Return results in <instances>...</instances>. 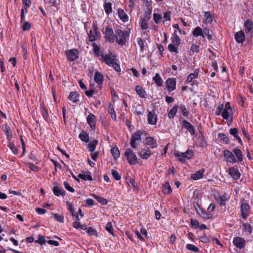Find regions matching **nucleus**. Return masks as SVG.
<instances>
[{"label":"nucleus","instance_id":"f704fd0d","mask_svg":"<svg viewBox=\"0 0 253 253\" xmlns=\"http://www.w3.org/2000/svg\"><path fill=\"white\" fill-rule=\"evenodd\" d=\"M229 133L231 135H233L235 139L238 140L239 142H241V139L238 135V131L237 128H230L229 130Z\"/></svg>","mask_w":253,"mask_h":253},{"label":"nucleus","instance_id":"de8ad7c7","mask_svg":"<svg viewBox=\"0 0 253 253\" xmlns=\"http://www.w3.org/2000/svg\"><path fill=\"white\" fill-rule=\"evenodd\" d=\"M186 248L190 251H193L195 253H197L199 251V249L194 245L188 244L186 246Z\"/></svg>","mask_w":253,"mask_h":253},{"label":"nucleus","instance_id":"ddd939ff","mask_svg":"<svg viewBox=\"0 0 253 253\" xmlns=\"http://www.w3.org/2000/svg\"><path fill=\"white\" fill-rule=\"evenodd\" d=\"M152 154L150 149L148 148H142L138 153V156L143 160L148 159Z\"/></svg>","mask_w":253,"mask_h":253},{"label":"nucleus","instance_id":"8fccbe9b","mask_svg":"<svg viewBox=\"0 0 253 253\" xmlns=\"http://www.w3.org/2000/svg\"><path fill=\"white\" fill-rule=\"evenodd\" d=\"M21 23L22 24V27L23 31L29 30L31 28V25L28 21L25 20L24 21H21Z\"/></svg>","mask_w":253,"mask_h":253},{"label":"nucleus","instance_id":"0eeeda50","mask_svg":"<svg viewBox=\"0 0 253 253\" xmlns=\"http://www.w3.org/2000/svg\"><path fill=\"white\" fill-rule=\"evenodd\" d=\"M251 211L250 206L247 203H242L241 205V214L244 219H247Z\"/></svg>","mask_w":253,"mask_h":253},{"label":"nucleus","instance_id":"c85d7f7f","mask_svg":"<svg viewBox=\"0 0 253 253\" xmlns=\"http://www.w3.org/2000/svg\"><path fill=\"white\" fill-rule=\"evenodd\" d=\"M192 34L195 37L199 36L202 37L203 39L205 38V35L204 34L202 29L200 27H196L193 31Z\"/></svg>","mask_w":253,"mask_h":253},{"label":"nucleus","instance_id":"aec40b11","mask_svg":"<svg viewBox=\"0 0 253 253\" xmlns=\"http://www.w3.org/2000/svg\"><path fill=\"white\" fill-rule=\"evenodd\" d=\"M229 198L230 196L224 193L222 195L220 196L218 199L216 198L215 199L220 205L225 206L226 202L229 200Z\"/></svg>","mask_w":253,"mask_h":253},{"label":"nucleus","instance_id":"f8f14e48","mask_svg":"<svg viewBox=\"0 0 253 253\" xmlns=\"http://www.w3.org/2000/svg\"><path fill=\"white\" fill-rule=\"evenodd\" d=\"M147 120L149 124L151 125H156L158 121L157 115L154 111H149L147 115Z\"/></svg>","mask_w":253,"mask_h":253},{"label":"nucleus","instance_id":"6e6d98bb","mask_svg":"<svg viewBox=\"0 0 253 253\" xmlns=\"http://www.w3.org/2000/svg\"><path fill=\"white\" fill-rule=\"evenodd\" d=\"M162 18V15L160 14H158V13H154L153 14V19H154V22L156 24L159 23Z\"/></svg>","mask_w":253,"mask_h":253},{"label":"nucleus","instance_id":"864d4df0","mask_svg":"<svg viewBox=\"0 0 253 253\" xmlns=\"http://www.w3.org/2000/svg\"><path fill=\"white\" fill-rule=\"evenodd\" d=\"M224 109V105L223 104H221L219 105H218L217 107L216 110L215 111V115L217 116L221 115Z\"/></svg>","mask_w":253,"mask_h":253},{"label":"nucleus","instance_id":"c756f323","mask_svg":"<svg viewBox=\"0 0 253 253\" xmlns=\"http://www.w3.org/2000/svg\"><path fill=\"white\" fill-rule=\"evenodd\" d=\"M153 81L157 85L161 87L163 84V81L159 73H156L153 78Z\"/></svg>","mask_w":253,"mask_h":253},{"label":"nucleus","instance_id":"49530a36","mask_svg":"<svg viewBox=\"0 0 253 253\" xmlns=\"http://www.w3.org/2000/svg\"><path fill=\"white\" fill-rule=\"evenodd\" d=\"M93 197L102 205H106L108 203L107 200L102 197H100L96 195H93Z\"/></svg>","mask_w":253,"mask_h":253},{"label":"nucleus","instance_id":"ea45409f","mask_svg":"<svg viewBox=\"0 0 253 253\" xmlns=\"http://www.w3.org/2000/svg\"><path fill=\"white\" fill-rule=\"evenodd\" d=\"M218 137L224 143L228 144V143H229V142L230 141V139L228 138V137L224 133H218Z\"/></svg>","mask_w":253,"mask_h":253},{"label":"nucleus","instance_id":"c9c22d12","mask_svg":"<svg viewBox=\"0 0 253 253\" xmlns=\"http://www.w3.org/2000/svg\"><path fill=\"white\" fill-rule=\"evenodd\" d=\"M88 37L90 42H93L95 41L98 38V35L96 29H94L93 31L90 30L88 34Z\"/></svg>","mask_w":253,"mask_h":253},{"label":"nucleus","instance_id":"f3484780","mask_svg":"<svg viewBox=\"0 0 253 253\" xmlns=\"http://www.w3.org/2000/svg\"><path fill=\"white\" fill-rule=\"evenodd\" d=\"M234 110H229L224 109L221 115L222 117L227 121L230 119V123L232 121L233 114Z\"/></svg>","mask_w":253,"mask_h":253},{"label":"nucleus","instance_id":"a18cd8bd","mask_svg":"<svg viewBox=\"0 0 253 253\" xmlns=\"http://www.w3.org/2000/svg\"><path fill=\"white\" fill-rule=\"evenodd\" d=\"M163 192L167 194L172 192V189L169 182H166L163 185Z\"/></svg>","mask_w":253,"mask_h":253},{"label":"nucleus","instance_id":"774afa93","mask_svg":"<svg viewBox=\"0 0 253 253\" xmlns=\"http://www.w3.org/2000/svg\"><path fill=\"white\" fill-rule=\"evenodd\" d=\"M28 165L29 168L33 171H38L39 170L38 167L33 163H30L28 164Z\"/></svg>","mask_w":253,"mask_h":253},{"label":"nucleus","instance_id":"5fc2aeb1","mask_svg":"<svg viewBox=\"0 0 253 253\" xmlns=\"http://www.w3.org/2000/svg\"><path fill=\"white\" fill-rule=\"evenodd\" d=\"M52 215L56 221L61 223H63L64 222L63 216L57 213H52Z\"/></svg>","mask_w":253,"mask_h":253},{"label":"nucleus","instance_id":"4d7b16f0","mask_svg":"<svg viewBox=\"0 0 253 253\" xmlns=\"http://www.w3.org/2000/svg\"><path fill=\"white\" fill-rule=\"evenodd\" d=\"M179 108L181 110L182 115L184 116H187L189 114V111L186 109L185 106L183 104H181L179 106Z\"/></svg>","mask_w":253,"mask_h":253},{"label":"nucleus","instance_id":"c03bdc74","mask_svg":"<svg viewBox=\"0 0 253 253\" xmlns=\"http://www.w3.org/2000/svg\"><path fill=\"white\" fill-rule=\"evenodd\" d=\"M243 230L247 234H251L252 233L251 226L248 223H244L243 225Z\"/></svg>","mask_w":253,"mask_h":253},{"label":"nucleus","instance_id":"f03ea898","mask_svg":"<svg viewBox=\"0 0 253 253\" xmlns=\"http://www.w3.org/2000/svg\"><path fill=\"white\" fill-rule=\"evenodd\" d=\"M124 156L129 165H135L137 163L138 158L132 149L126 148Z\"/></svg>","mask_w":253,"mask_h":253},{"label":"nucleus","instance_id":"20e7f679","mask_svg":"<svg viewBox=\"0 0 253 253\" xmlns=\"http://www.w3.org/2000/svg\"><path fill=\"white\" fill-rule=\"evenodd\" d=\"M116 33L117 42L120 45H124L129 38V33L127 31H124L121 29H118Z\"/></svg>","mask_w":253,"mask_h":253},{"label":"nucleus","instance_id":"bb28decb","mask_svg":"<svg viewBox=\"0 0 253 253\" xmlns=\"http://www.w3.org/2000/svg\"><path fill=\"white\" fill-rule=\"evenodd\" d=\"M204 13V24H211L213 21L211 13L209 11H206Z\"/></svg>","mask_w":253,"mask_h":253},{"label":"nucleus","instance_id":"79ce46f5","mask_svg":"<svg viewBox=\"0 0 253 253\" xmlns=\"http://www.w3.org/2000/svg\"><path fill=\"white\" fill-rule=\"evenodd\" d=\"M148 18H145L141 20L140 27L142 30H146L149 28Z\"/></svg>","mask_w":253,"mask_h":253},{"label":"nucleus","instance_id":"4be33fe9","mask_svg":"<svg viewBox=\"0 0 253 253\" xmlns=\"http://www.w3.org/2000/svg\"><path fill=\"white\" fill-rule=\"evenodd\" d=\"M103 76L100 72H96L94 77V81L97 84V85L100 88L103 82Z\"/></svg>","mask_w":253,"mask_h":253},{"label":"nucleus","instance_id":"4c0bfd02","mask_svg":"<svg viewBox=\"0 0 253 253\" xmlns=\"http://www.w3.org/2000/svg\"><path fill=\"white\" fill-rule=\"evenodd\" d=\"M104 10L107 15L112 12V3L110 2H106L103 5Z\"/></svg>","mask_w":253,"mask_h":253},{"label":"nucleus","instance_id":"a211bd4d","mask_svg":"<svg viewBox=\"0 0 253 253\" xmlns=\"http://www.w3.org/2000/svg\"><path fill=\"white\" fill-rule=\"evenodd\" d=\"M117 12L119 17L122 21L125 23L129 20V17L124 9L119 8L118 9Z\"/></svg>","mask_w":253,"mask_h":253},{"label":"nucleus","instance_id":"e2e57ef3","mask_svg":"<svg viewBox=\"0 0 253 253\" xmlns=\"http://www.w3.org/2000/svg\"><path fill=\"white\" fill-rule=\"evenodd\" d=\"M109 113L110 114L112 119L115 121L116 120V115L115 113V111L113 108H110L108 110Z\"/></svg>","mask_w":253,"mask_h":253},{"label":"nucleus","instance_id":"423d86ee","mask_svg":"<svg viewBox=\"0 0 253 253\" xmlns=\"http://www.w3.org/2000/svg\"><path fill=\"white\" fill-rule=\"evenodd\" d=\"M223 155L225 160L227 163L235 164L237 162V159L235 158L233 151L231 152L228 150H225L223 151Z\"/></svg>","mask_w":253,"mask_h":253},{"label":"nucleus","instance_id":"dca6fc26","mask_svg":"<svg viewBox=\"0 0 253 253\" xmlns=\"http://www.w3.org/2000/svg\"><path fill=\"white\" fill-rule=\"evenodd\" d=\"M228 174L235 180L239 179L241 176L239 170L233 167L229 168Z\"/></svg>","mask_w":253,"mask_h":253},{"label":"nucleus","instance_id":"69168bd1","mask_svg":"<svg viewBox=\"0 0 253 253\" xmlns=\"http://www.w3.org/2000/svg\"><path fill=\"white\" fill-rule=\"evenodd\" d=\"M112 174L113 177L117 180H119L121 179V177L120 174L115 170H112Z\"/></svg>","mask_w":253,"mask_h":253},{"label":"nucleus","instance_id":"5701e85b","mask_svg":"<svg viewBox=\"0 0 253 253\" xmlns=\"http://www.w3.org/2000/svg\"><path fill=\"white\" fill-rule=\"evenodd\" d=\"M205 171V170L204 169H202L196 171L194 173L192 174L191 178L194 180H199L203 178Z\"/></svg>","mask_w":253,"mask_h":253},{"label":"nucleus","instance_id":"7c9ffc66","mask_svg":"<svg viewBox=\"0 0 253 253\" xmlns=\"http://www.w3.org/2000/svg\"><path fill=\"white\" fill-rule=\"evenodd\" d=\"M69 99L73 103L78 102L79 101V95L78 92L75 91L70 92Z\"/></svg>","mask_w":253,"mask_h":253},{"label":"nucleus","instance_id":"2f4dec72","mask_svg":"<svg viewBox=\"0 0 253 253\" xmlns=\"http://www.w3.org/2000/svg\"><path fill=\"white\" fill-rule=\"evenodd\" d=\"M245 31L250 32L253 29V22L251 19H247L244 24Z\"/></svg>","mask_w":253,"mask_h":253},{"label":"nucleus","instance_id":"473e14b6","mask_svg":"<svg viewBox=\"0 0 253 253\" xmlns=\"http://www.w3.org/2000/svg\"><path fill=\"white\" fill-rule=\"evenodd\" d=\"M53 192L56 196H59L60 195L64 196L65 194V191L58 186L54 187L53 189Z\"/></svg>","mask_w":253,"mask_h":253},{"label":"nucleus","instance_id":"9d476101","mask_svg":"<svg viewBox=\"0 0 253 253\" xmlns=\"http://www.w3.org/2000/svg\"><path fill=\"white\" fill-rule=\"evenodd\" d=\"M176 80L175 78H168L166 81V87L169 92H171L176 89Z\"/></svg>","mask_w":253,"mask_h":253},{"label":"nucleus","instance_id":"cd10ccee","mask_svg":"<svg viewBox=\"0 0 253 253\" xmlns=\"http://www.w3.org/2000/svg\"><path fill=\"white\" fill-rule=\"evenodd\" d=\"M78 177L84 180L92 181L93 179L89 171H86L84 173H79Z\"/></svg>","mask_w":253,"mask_h":253},{"label":"nucleus","instance_id":"338daca9","mask_svg":"<svg viewBox=\"0 0 253 253\" xmlns=\"http://www.w3.org/2000/svg\"><path fill=\"white\" fill-rule=\"evenodd\" d=\"M170 16L171 12L169 11H167L164 13L163 18L165 21H170Z\"/></svg>","mask_w":253,"mask_h":253},{"label":"nucleus","instance_id":"13d9d810","mask_svg":"<svg viewBox=\"0 0 253 253\" xmlns=\"http://www.w3.org/2000/svg\"><path fill=\"white\" fill-rule=\"evenodd\" d=\"M138 44L140 46V51L141 52H144V42L142 39L139 38L137 41Z\"/></svg>","mask_w":253,"mask_h":253},{"label":"nucleus","instance_id":"412c9836","mask_svg":"<svg viewBox=\"0 0 253 253\" xmlns=\"http://www.w3.org/2000/svg\"><path fill=\"white\" fill-rule=\"evenodd\" d=\"M199 70L198 69H196L194 73L190 74L185 81V83L186 84H189L191 82H192L194 79H197L199 77Z\"/></svg>","mask_w":253,"mask_h":253},{"label":"nucleus","instance_id":"37998d69","mask_svg":"<svg viewBox=\"0 0 253 253\" xmlns=\"http://www.w3.org/2000/svg\"><path fill=\"white\" fill-rule=\"evenodd\" d=\"M98 144V141L97 140H94L90 141L88 145V147L90 152H93L96 148V145Z\"/></svg>","mask_w":253,"mask_h":253},{"label":"nucleus","instance_id":"a878e982","mask_svg":"<svg viewBox=\"0 0 253 253\" xmlns=\"http://www.w3.org/2000/svg\"><path fill=\"white\" fill-rule=\"evenodd\" d=\"M235 39L238 43L244 42L245 40V35L243 31H240L237 32L235 35Z\"/></svg>","mask_w":253,"mask_h":253},{"label":"nucleus","instance_id":"f257e3e1","mask_svg":"<svg viewBox=\"0 0 253 253\" xmlns=\"http://www.w3.org/2000/svg\"><path fill=\"white\" fill-rule=\"evenodd\" d=\"M102 62H105L107 65L113 67L117 72H120V65L115 61V56L110 54L101 55Z\"/></svg>","mask_w":253,"mask_h":253},{"label":"nucleus","instance_id":"9b49d317","mask_svg":"<svg viewBox=\"0 0 253 253\" xmlns=\"http://www.w3.org/2000/svg\"><path fill=\"white\" fill-rule=\"evenodd\" d=\"M67 59L70 61H74L79 57V52L77 49H72L66 52Z\"/></svg>","mask_w":253,"mask_h":253},{"label":"nucleus","instance_id":"b1692460","mask_svg":"<svg viewBox=\"0 0 253 253\" xmlns=\"http://www.w3.org/2000/svg\"><path fill=\"white\" fill-rule=\"evenodd\" d=\"M182 125L183 127L187 130L191 134L193 135L195 133V129L194 126L186 120L182 121Z\"/></svg>","mask_w":253,"mask_h":253},{"label":"nucleus","instance_id":"3c124183","mask_svg":"<svg viewBox=\"0 0 253 253\" xmlns=\"http://www.w3.org/2000/svg\"><path fill=\"white\" fill-rule=\"evenodd\" d=\"M92 46L93 48V51L97 56H101V55L103 54H101L100 47L96 43H93L92 44Z\"/></svg>","mask_w":253,"mask_h":253},{"label":"nucleus","instance_id":"72a5a7b5","mask_svg":"<svg viewBox=\"0 0 253 253\" xmlns=\"http://www.w3.org/2000/svg\"><path fill=\"white\" fill-rule=\"evenodd\" d=\"M135 91L141 98H144L145 97L146 92L141 86L139 85L136 86Z\"/></svg>","mask_w":253,"mask_h":253},{"label":"nucleus","instance_id":"1a4fd4ad","mask_svg":"<svg viewBox=\"0 0 253 253\" xmlns=\"http://www.w3.org/2000/svg\"><path fill=\"white\" fill-rule=\"evenodd\" d=\"M144 144L149 149H155L158 147L156 140L153 137H146L144 140Z\"/></svg>","mask_w":253,"mask_h":253},{"label":"nucleus","instance_id":"58836bf2","mask_svg":"<svg viewBox=\"0 0 253 253\" xmlns=\"http://www.w3.org/2000/svg\"><path fill=\"white\" fill-rule=\"evenodd\" d=\"M79 137L82 141L85 142H88L89 140L88 134L84 131H82V132L79 134Z\"/></svg>","mask_w":253,"mask_h":253},{"label":"nucleus","instance_id":"2eb2a0df","mask_svg":"<svg viewBox=\"0 0 253 253\" xmlns=\"http://www.w3.org/2000/svg\"><path fill=\"white\" fill-rule=\"evenodd\" d=\"M87 122L91 129L94 130L96 127V117L93 114L90 113L87 117Z\"/></svg>","mask_w":253,"mask_h":253},{"label":"nucleus","instance_id":"4468645a","mask_svg":"<svg viewBox=\"0 0 253 253\" xmlns=\"http://www.w3.org/2000/svg\"><path fill=\"white\" fill-rule=\"evenodd\" d=\"M233 244L239 249H243L246 244V241L241 237H235L233 240Z\"/></svg>","mask_w":253,"mask_h":253},{"label":"nucleus","instance_id":"0e129e2a","mask_svg":"<svg viewBox=\"0 0 253 253\" xmlns=\"http://www.w3.org/2000/svg\"><path fill=\"white\" fill-rule=\"evenodd\" d=\"M27 8H22V9L21 10V16H20V20L21 21H24L25 20V14L27 13Z\"/></svg>","mask_w":253,"mask_h":253},{"label":"nucleus","instance_id":"6e6552de","mask_svg":"<svg viewBox=\"0 0 253 253\" xmlns=\"http://www.w3.org/2000/svg\"><path fill=\"white\" fill-rule=\"evenodd\" d=\"M105 38L106 41L110 43H113L115 41V35L113 29L107 26L105 29Z\"/></svg>","mask_w":253,"mask_h":253},{"label":"nucleus","instance_id":"09e8293b","mask_svg":"<svg viewBox=\"0 0 253 253\" xmlns=\"http://www.w3.org/2000/svg\"><path fill=\"white\" fill-rule=\"evenodd\" d=\"M181 155H183L186 159H190L193 156V152L192 150L188 149L185 152L181 153Z\"/></svg>","mask_w":253,"mask_h":253},{"label":"nucleus","instance_id":"603ef678","mask_svg":"<svg viewBox=\"0 0 253 253\" xmlns=\"http://www.w3.org/2000/svg\"><path fill=\"white\" fill-rule=\"evenodd\" d=\"M106 230L111 235L114 236L113 232V228L111 222H108L107 223L105 227Z\"/></svg>","mask_w":253,"mask_h":253},{"label":"nucleus","instance_id":"bf43d9fd","mask_svg":"<svg viewBox=\"0 0 253 253\" xmlns=\"http://www.w3.org/2000/svg\"><path fill=\"white\" fill-rule=\"evenodd\" d=\"M8 146L14 154L16 155L18 153V150L13 143L11 142L9 143Z\"/></svg>","mask_w":253,"mask_h":253},{"label":"nucleus","instance_id":"393cba45","mask_svg":"<svg viewBox=\"0 0 253 253\" xmlns=\"http://www.w3.org/2000/svg\"><path fill=\"white\" fill-rule=\"evenodd\" d=\"M196 212L199 214L202 218L206 219H210L211 217V215L208 212L202 207L200 209L197 210Z\"/></svg>","mask_w":253,"mask_h":253},{"label":"nucleus","instance_id":"7ed1b4c3","mask_svg":"<svg viewBox=\"0 0 253 253\" xmlns=\"http://www.w3.org/2000/svg\"><path fill=\"white\" fill-rule=\"evenodd\" d=\"M171 43L169 44L168 47L169 51L178 53L179 52L178 47L180 44V39L179 37L177 35L174 34L171 37Z\"/></svg>","mask_w":253,"mask_h":253},{"label":"nucleus","instance_id":"6ab92c4d","mask_svg":"<svg viewBox=\"0 0 253 253\" xmlns=\"http://www.w3.org/2000/svg\"><path fill=\"white\" fill-rule=\"evenodd\" d=\"M232 151L237 162L241 163L243 161V155L241 150L238 148H236L233 149Z\"/></svg>","mask_w":253,"mask_h":253},{"label":"nucleus","instance_id":"39448f33","mask_svg":"<svg viewBox=\"0 0 253 253\" xmlns=\"http://www.w3.org/2000/svg\"><path fill=\"white\" fill-rule=\"evenodd\" d=\"M146 132L142 130H138L136 131L131 136V138L130 141V145L131 148L133 149H136L137 147V144L136 143V141L141 140V136L144 134H145Z\"/></svg>","mask_w":253,"mask_h":253},{"label":"nucleus","instance_id":"052dcab7","mask_svg":"<svg viewBox=\"0 0 253 253\" xmlns=\"http://www.w3.org/2000/svg\"><path fill=\"white\" fill-rule=\"evenodd\" d=\"M190 50L193 53H198L200 51V46L198 45L192 44L190 47Z\"/></svg>","mask_w":253,"mask_h":253},{"label":"nucleus","instance_id":"a19ab883","mask_svg":"<svg viewBox=\"0 0 253 253\" xmlns=\"http://www.w3.org/2000/svg\"><path fill=\"white\" fill-rule=\"evenodd\" d=\"M178 109V106L175 105L172 109H171L168 113L169 118L170 119L173 118L176 115Z\"/></svg>","mask_w":253,"mask_h":253},{"label":"nucleus","instance_id":"e433bc0d","mask_svg":"<svg viewBox=\"0 0 253 253\" xmlns=\"http://www.w3.org/2000/svg\"><path fill=\"white\" fill-rule=\"evenodd\" d=\"M111 153L115 160L117 159L120 155L119 149L116 147H114L111 149Z\"/></svg>","mask_w":253,"mask_h":253},{"label":"nucleus","instance_id":"680f3d73","mask_svg":"<svg viewBox=\"0 0 253 253\" xmlns=\"http://www.w3.org/2000/svg\"><path fill=\"white\" fill-rule=\"evenodd\" d=\"M190 224L191 226L194 228H197L199 226V222L194 219H191L190 220Z\"/></svg>","mask_w":253,"mask_h":253}]
</instances>
